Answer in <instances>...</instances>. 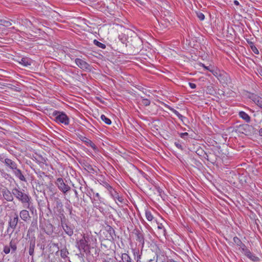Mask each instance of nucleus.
<instances>
[{"mask_svg":"<svg viewBox=\"0 0 262 262\" xmlns=\"http://www.w3.org/2000/svg\"><path fill=\"white\" fill-rule=\"evenodd\" d=\"M233 3L235 5L238 6L239 5V2L237 0H234Z\"/></svg>","mask_w":262,"mask_h":262,"instance_id":"60","label":"nucleus"},{"mask_svg":"<svg viewBox=\"0 0 262 262\" xmlns=\"http://www.w3.org/2000/svg\"><path fill=\"white\" fill-rule=\"evenodd\" d=\"M103 262H109V261H107V260H104L103 261Z\"/></svg>","mask_w":262,"mask_h":262,"instance_id":"64","label":"nucleus"},{"mask_svg":"<svg viewBox=\"0 0 262 262\" xmlns=\"http://www.w3.org/2000/svg\"><path fill=\"white\" fill-rule=\"evenodd\" d=\"M145 216L146 219L149 221H151L153 219V216L150 211H146L145 212Z\"/></svg>","mask_w":262,"mask_h":262,"instance_id":"37","label":"nucleus"},{"mask_svg":"<svg viewBox=\"0 0 262 262\" xmlns=\"http://www.w3.org/2000/svg\"><path fill=\"white\" fill-rule=\"evenodd\" d=\"M24 207L25 208L28 209L30 211V212L32 215H33L34 214H35L36 215V214H37L36 209H35V207L33 205V203H32L31 200H30L28 202V203H26L24 205Z\"/></svg>","mask_w":262,"mask_h":262,"instance_id":"20","label":"nucleus"},{"mask_svg":"<svg viewBox=\"0 0 262 262\" xmlns=\"http://www.w3.org/2000/svg\"><path fill=\"white\" fill-rule=\"evenodd\" d=\"M102 185L106 189H107L110 195L114 200L117 199L119 202L121 203L123 202L124 199L123 198L120 196L116 190H115L107 182H103Z\"/></svg>","mask_w":262,"mask_h":262,"instance_id":"8","label":"nucleus"},{"mask_svg":"<svg viewBox=\"0 0 262 262\" xmlns=\"http://www.w3.org/2000/svg\"><path fill=\"white\" fill-rule=\"evenodd\" d=\"M239 116L244 120L247 123H249L251 121V118L249 115L244 111L239 112Z\"/></svg>","mask_w":262,"mask_h":262,"instance_id":"25","label":"nucleus"},{"mask_svg":"<svg viewBox=\"0 0 262 262\" xmlns=\"http://www.w3.org/2000/svg\"><path fill=\"white\" fill-rule=\"evenodd\" d=\"M18 222V216L16 213L14 214L13 217L10 218L9 221V227L8 228V231L10 229L12 230V232L15 229L16 226Z\"/></svg>","mask_w":262,"mask_h":262,"instance_id":"13","label":"nucleus"},{"mask_svg":"<svg viewBox=\"0 0 262 262\" xmlns=\"http://www.w3.org/2000/svg\"><path fill=\"white\" fill-rule=\"evenodd\" d=\"M93 42L95 45L102 49H104L106 48L105 45L99 42L96 39H94Z\"/></svg>","mask_w":262,"mask_h":262,"instance_id":"35","label":"nucleus"},{"mask_svg":"<svg viewBox=\"0 0 262 262\" xmlns=\"http://www.w3.org/2000/svg\"><path fill=\"white\" fill-rule=\"evenodd\" d=\"M258 74L262 77V69H260L258 70Z\"/></svg>","mask_w":262,"mask_h":262,"instance_id":"62","label":"nucleus"},{"mask_svg":"<svg viewBox=\"0 0 262 262\" xmlns=\"http://www.w3.org/2000/svg\"><path fill=\"white\" fill-rule=\"evenodd\" d=\"M19 216L21 220L26 222H27L31 217L29 211L25 209L20 211Z\"/></svg>","mask_w":262,"mask_h":262,"instance_id":"19","label":"nucleus"},{"mask_svg":"<svg viewBox=\"0 0 262 262\" xmlns=\"http://www.w3.org/2000/svg\"><path fill=\"white\" fill-rule=\"evenodd\" d=\"M84 169L89 172L94 173L95 171L92 166L88 163H84Z\"/></svg>","mask_w":262,"mask_h":262,"instance_id":"28","label":"nucleus"},{"mask_svg":"<svg viewBox=\"0 0 262 262\" xmlns=\"http://www.w3.org/2000/svg\"><path fill=\"white\" fill-rule=\"evenodd\" d=\"M180 136L183 139H186L188 136V134L186 132L182 133L180 134Z\"/></svg>","mask_w":262,"mask_h":262,"instance_id":"51","label":"nucleus"},{"mask_svg":"<svg viewBox=\"0 0 262 262\" xmlns=\"http://www.w3.org/2000/svg\"><path fill=\"white\" fill-rule=\"evenodd\" d=\"M29 239L28 242L29 244V254L30 256L32 257L34 255V249L36 244V238L34 234L31 235V236H29Z\"/></svg>","mask_w":262,"mask_h":262,"instance_id":"10","label":"nucleus"},{"mask_svg":"<svg viewBox=\"0 0 262 262\" xmlns=\"http://www.w3.org/2000/svg\"><path fill=\"white\" fill-rule=\"evenodd\" d=\"M196 15L200 20H203L205 19L204 14L201 12H196Z\"/></svg>","mask_w":262,"mask_h":262,"instance_id":"41","label":"nucleus"},{"mask_svg":"<svg viewBox=\"0 0 262 262\" xmlns=\"http://www.w3.org/2000/svg\"><path fill=\"white\" fill-rule=\"evenodd\" d=\"M95 196H96V198H98V199L99 201H100V199H101V198L100 197V195H99V194L98 193H96L95 194Z\"/></svg>","mask_w":262,"mask_h":262,"instance_id":"58","label":"nucleus"},{"mask_svg":"<svg viewBox=\"0 0 262 262\" xmlns=\"http://www.w3.org/2000/svg\"><path fill=\"white\" fill-rule=\"evenodd\" d=\"M52 115L54 117V120L56 123L63 124L66 125L69 124V118L65 113L58 111H54Z\"/></svg>","mask_w":262,"mask_h":262,"instance_id":"4","label":"nucleus"},{"mask_svg":"<svg viewBox=\"0 0 262 262\" xmlns=\"http://www.w3.org/2000/svg\"><path fill=\"white\" fill-rule=\"evenodd\" d=\"M0 24H2L7 27H9L12 25L10 21L3 19H0Z\"/></svg>","mask_w":262,"mask_h":262,"instance_id":"36","label":"nucleus"},{"mask_svg":"<svg viewBox=\"0 0 262 262\" xmlns=\"http://www.w3.org/2000/svg\"><path fill=\"white\" fill-rule=\"evenodd\" d=\"M206 152L201 147H199L195 151V153L200 157L202 158L205 155Z\"/></svg>","mask_w":262,"mask_h":262,"instance_id":"29","label":"nucleus"},{"mask_svg":"<svg viewBox=\"0 0 262 262\" xmlns=\"http://www.w3.org/2000/svg\"><path fill=\"white\" fill-rule=\"evenodd\" d=\"M4 198L8 202H11L13 200V194L8 189H4L2 191Z\"/></svg>","mask_w":262,"mask_h":262,"instance_id":"16","label":"nucleus"},{"mask_svg":"<svg viewBox=\"0 0 262 262\" xmlns=\"http://www.w3.org/2000/svg\"><path fill=\"white\" fill-rule=\"evenodd\" d=\"M12 193L23 205L32 200L31 197L29 195L28 193L25 192L24 190H21L19 187L13 188L12 190Z\"/></svg>","mask_w":262,"mask_h":262,"instance_id":"2","label":"nucleus"},{"mask_svg":"<svg viewBox=\"0 0 262 262\" xmlns=\"http://www.w3.org/2000/svg\"><path fill=\"white\" fill-rule=\"evenodd\" d=\"M66 208L69 212V214H70L71 217H72L73 215H74L72 213V210H73L72 207L69 206H67Z\"/></svg>","mask_w":262,"mask_h":262,"instance_id":"47","label":"nucleus"},{"mask_svg":"<svg viewBox=\"0 0 262 262\" xmlns=\"http://www.w3.org/2000/svg\"><path fill=\"white\" fill-rule=\"evenodd\" d=\"M239 248H241L242 250V251L244 252L246 251V250H247L248 249L247 248L246 245L243 244V243H241V244L240 245V246H238Z\"/></svg>","mask_w":262,"mask_h":262,"instance_id":"48","label":"nucleus"},{"mask_svg":"<svg viewBox=\"0 0 262 262\" xmlns=\"http://www.w3.org/2000/svg\"><path fill=\"white\" fill-rule=\"evenodd\" d=\"M3 252L6 254H8L10 253L11 251L10 250V247L8 245H6L4 247Z\"/></svg>","mask_w":262,"mask_h":262,"instance_id":"43","label":"nucleus"},{"mask_svg":"<svg viewBox=\"0 0 262 262\" xmlns=\"http://www.w3.org/2000/svg\"><path fill=\"white\" fill-rule=\"evenodd\" d=\"M107 231L111 238L114 239V236H116L115 230L111 226H108Z\"/></svg>","mask_w":262,"mask_h":262,"instance_id":"31","label":"nucleus"},{"mask_svg":"<svg viewBox=\"0 0 262 262\" xmlns=\"http://www.w3.org/2000/svg\"><path fill=\"white\" fill-rule=\"evenodd\" d=\"M67 181H64L62 178H58L55 182L56 185L60 191H61L64 195L71 190V188L67 183Z\"/></svg>","mask_w":262,"mask_h":262,"instance_id":"7","label":"nucleus"},{"mask_svg":"<svg viewBox=\"0 0 262 262\" xmlns=\"http://www.w3.org/2000/svg\"><path fill=\"white\" fill-rule=\"evenodd\" d=\"M244 254L248 258H250V257L253 255V254L251 253V252L248 249L247 250H246L245 252H244Z\"/></svg>","mask_w":262,"mask_h":262,"instance_id":"44","label":"nucleus"},{"mask_svg":"<svg viewBox=\"0 0 262 262\" xmlns=\"http://www.w3.org/2000/svg\"><path fill=\"white\" fill-rule=\"evenodd\" d=\"M13 173H14L15 176L18 178L20 181L26 182V179L24 177V174H23L21 170L17 168V166L15 168V169H12Z\"/></svg>","mask_w":262,"mask_h":262,"instance_id":"17","label":"nucleus"},{"mask_svg":"<svg viewBox=\"0 0 262 262\" xmlns=\"http://www.w3.org/2000/svg\"><path fill=\"white\" fill-rule=\"evenodd\" d=\"M189 86L191 88V89H195L196 88V84L195 83H191V82H189Z\"/></svg>","mask_w":262,"mask_h":262,"instance_id":"54","label":"nucleus"},{"mask_svg":"<svg viewBox=\"0 0 262 262\" xmlns=\"http://www.w3.org/2000/svg\"><path fill=\"white\" fill-rule=\"evenodd\" d=\"M156 254L157 255V260H159L161 262H165L166 260L167 256L165 252L158 247L156 250Z\"/></svg>","mask_w":262,"mask_h":262,"instance_id":"14","label":"nucleus"},{"mask_svg":"<svg viewBox=\"0 0 262 262\" xmlns=\"http://www.w3.org/2000/svg\"><path fill=\"white\" fill-rule=\"evenodd\" d=\"M17 240L15 239H12L10 243L9 246L10 247V250H11V253L13 254L15 253V252L17 250Z\"/></svg>","mask_w":262,"mask_h":262,"instance_id":"21","label":"nucleus"},{"mask_svg":"<svg viewBox=\"0 0 262 262\" xmlns=\"http://www.w3.org/2000/svg\"><path fill=\"white\" fill-rule=\"evenodd\" d=\"M36 162L38 163H42L47 165V159L43 157L41 155H37V157H35Z\"/></svg>","mask_w":262,"mask_h":262,"instance_id":"26","label":"nucleus"},{"mask_svg":"<svg viewBox=\"0 0 262 262\" xmlns=\"http://www.w3.org/2000/svg\"><path fill=\"white\" fill-rule=\"evenodd\" d=\"M210 72H211L212 74L215 76H216V75H217V71L213 70L212 69L211 70H210Z\"/></svg>","mask_w":262,"mask_h":262,"instance_id":"55","label":"nucleus"},{"mask_svg":"<svg viewBox=\"0 0 262 262\" xmlns=\"http://www.w3.org/2000/svg\"><path fill=\"white\" fill-rule=\"evenodd\" d=\"M50 199L53 202V210L54 213L64 212L62 202L58 194L53 193L50 196Z\"/></svg>","mask_w":262,"mask_h":262,"instance_id":"3","label":"nucleus"},{"mask_svg":"<svg viewBox=\"0 0 262 262\" xmlns=\"http://www.w3.org/2000/svg\"><path fill=\"white\" fill-rule=\"evenodd\" d=\"M142 103L145 106H149L150 104V101L148 99L143 98L142 99Z\"/></svg>","mask_w":262,"mask_h":262,"instance_id":"42","label":"nucleus"},{"mask_svg":"<svg viewBox=\"0 0 262 262\" xmlns=\"http://www.w3.org/2000/svg\"><path fill=\"white\" fill-rule=\"evenodd\" d=\"M155 189H156L159 195L161 198H163V194H164L163 190L159 186H155Z\"/></svg>","mask_w":262,"mask_h":262,"instance_id":"39","label":"nucleus"},{"mask_svg":"<svg viewBox=\"0 0 262 262\" xmlns=\"http://www.w3.org/2000/svg\"><path fill=\"white\" fill-rule=\"evenodd\" d=\"M69 254V251L67 249L64 247L60 250V256L62 258L65 259Z\"/></svg>","mask_w":262,"mask_h":262,"instance_id":"30","label":"nucleus"},{"mask_svg":"<svg viewBox=\"0 0 262 262\" xmlns=\"http://www.w3.org/2000/svg\"><path fill=\"white\" fill-rule=\"evenodd\" d=\"M75 62L76 65L83 71L86 72H90L91 71V66L84 60L77 58L75 59Z\"/></svg>","mask_w":262,"mask_h":262,"instance_id":"9","label":"nucleus"},{"mask_svg":"<svg viewBox=\"0 0 262 262\" xmlns=\"http://www.w3.org/2000/svg\"><path fill=\"white\" fill-rule=\"evenodd\" d=\"M52 245L53 247H56L58 248V249H59V247H58V244L57 243H53L52 244Z\"/></svg>","mask_w":262,"mask_h":262,"instance_id":"61","label":"nucleus"},{"mask_svg":"<svg viewBox=\"0 0 262 262\" xmlns=\"http://www.w3.org/2000/svg\"><path fill=\"white\" fill-rule=\"evenodd\" d=\"M238 131L241 134H243L246 136H251L255 133V128L248 124H243L237 126Z\"/></svg>","mask_w":262,"mask_h":262,"instance_id":"6","label":"nucleus"},{"mask_svg":"<svg viewBox=\"0 0 262 262\" xmlns=\"http://www.w3.org/2000/svg\"><path fill=\"white\" fill-rule=\"evenodd\" d=\"M202 158L206 159L208 161H210V160L209 158V156L207 152L205 153V155L204 156V157H203Z\"/></svg>","mask_w":262,"mask_h":262,"instance_id":"56","label":"nucleus"},{"mask_svg":"<svg viewBox=\"0 0 262 262\" xmlns=\"http://www.w3.org/2000/svg\"><path fill=\"white\" fill-rule=\"evenodd\" d=\"M88 145L91 146L93 149H96L97 148V147L95 145V144L91 140L90 141Z\"/></svg>","mask_w":262,"mask_h":262,"instance_id":"50","label":"nucleus"},{"mask_svg":"<svg viewBox=\"0 0 262 262\" xmlns=\"http://www.w3.org/2000/svg\"><path fill=\"white\" fill-rule=\"evenodd\" d=\"M19 63L25 67H28L31 64L32 60L28 57H23Z\"/></svg>","mask_w":262,"mask_h":262,"instance_id":"24","label":"nucleus"},{"mask_svg":"<svg viewBox=\"0 0 262 262\" xmlns=\"http://www.w3.org/2000/svg\"><path fill=\"white\" fill-rule=\"evenodd\" d=\"M233 242L238 247V246H240V245L242 243L241 240L237 236H235L233 237Z\"/></svg>","mask_w":262,"mask_h":262,"instance_id":"40","label":"nucleus"},{"mask_svg":"<svg viewBox=\"0 0 262 262\" xmlns=\"http://www.w3.org/2000/svg\"><path fill=\"white\" fill-rule=\"evenodd\" d=\"M73 187L74 188L73 190L74 191V193H75V197L77 199V200H79V195L78 194V192L76 190V189H75L76 188V187H75L74 185L73 184Z\"/></svg>","mask_w":262,"mask_h":262,"instance_id":"52","label":"nucleus"},{"mask_svg":"<svg viewBox=\"0 0 262 262\" xmlns=\"http://www.w3.org/2000/svg\"><path fill=\"white\" fill-rule=\"evenodd\" d=\"M135 168L137 169V171H138V172L141 174V176L143 178L146 179V180H147L148 181H149V180H150L151 179L150 178V177L146 173H145L144 171H143L142 170L137 168L136 167H135Z\"/></svg>","mask_w":262,"mask_h":262,"instance_id":"33","label":"nucleus"},{"mask_svg":"<svg viewBox=\"0 0 262 262\" xmlns=\"http://www.w3.org/2000/svg\"><path fill=\"white\" fill-rule=\"evenodd\" d=\"M101 120L104 121L106 124L110 125L112 123L111 120L104 115H101L100 117Z\"/></svg>","mask_w":262,"mask_h":262,"instance_id":"34","label":"nucleus"},{"mask_svg":"<svg viewBox=\"0 0 262 262\" xmlns=\"http://www.w3.org/2000/svg\"><path fill=\"white\" fill-rule=\"evenodd\" d=\"M247 41L248 43V44L250 45V47H251V46L254 45V43L253 42H252L248 39H247Z\"/></svg>","mask_w":262,"mask_h":262,"instance_id":"59","label":"nucleus"},{"mask_svg":"<svg viewBox=\"0 0 262 262\" xmlns=\"http://www.w3.org/2000/svg\"><path fill=\"white\" fill-rule=\"evenodd\" d=\"M200 66L203 67L205 70L210 71L212 69V67L210 66H206L204 63H201Z\"/></svg>","mask_w":262,"mask_h":262,"instance_id":"49","label":"nucleus"},{"mask_svg":"<svg viewBox=\"0 0 262 262\" xmlns=\"http://www.w3.org/2000/svg\"><path fill=\"white\" fill-rule=\"evenodd\" d=\"M63 213H64V212L56 213L58 214V217H59V219L60 220L61 226L67 223L66 222V216Z\"/></svg>","mask_w":262,"mask_h":262,"instance_id":"27","label":"nucleus"},{"mask_svg":"<svg viewBox=\"0 0 262 262\" xmlns=\"http://www.w3.org/2000/svg\"><path fill=\"white\" fill-rule=\"evenodd\" d=\"M65 233L69 236H72L74 234L75 226L71 223L68 222L67 223L61 226Z\"/></svg>","mask_w":262,"mask_h":262,"instance_id":"11","label":"nucleus"},{"mask_svg":"<svg viewBox=\"0 0 262 262\" xmlns=\"http://www.w3.org/2000/svg\"><path fill=\"white\" fill-rule=\"evenodd\" d=\"M78 137L82 141L85 143L87 145L89 143V142H90V141L91 140L89 139L88 138H87L86 137L82 136V135H79L78 136Z\"/></svg>","mask_w":262,"mask_h":262,"instance_id":"38","label":"nucleus"},{"mask_svg":"<svg viewBox=\"0 0 262 262\" xmlns=\"http://www.w3.org/2000/svg\"><path fill=\"white\" fill-rule=\"evenodd\" d=\"M37 229V216H36V217H34L31 222L30 226L27 231V237H29L31 235H33V233Z\"/></svg>","mask_w":262,"mask_h":262,"instance_id":"12","label":"nucleus"},{"mask_svg":"<svg viewBox=\"0 0 262 262\" xmlns=\"http://www.w3.org/2000/svg\"><path fill=\"white\" fill-rule=\"evenodd\" d=\"M250 48H251V50H252V51L255 54H259L258 50H257V49L256 48V47L254 45L251 46Z\"/></svg>","mask_w":262,"mask_h":262,"instance_id":"46","label":"nucleus"},{"mask_svg":"<svg viewBox=\"0 0 262 262\" xmlns=\"http://www.w3.org/2000/svg\"><path fill=\"white\" fill-rule=\"evenodd\" d=\"M135 234L137 237L136 240L142 245H143L144 243V237L143 234L139 230H137Z\"/></svg>","mask_w":262,"mask_h":262,"instance_id":"23","label":"nucleus"},{"mask_svg":"<svg viewBox=\"0 0 262 262\" xmlns=\"http://www.w3.org/2000/svg\"><path fill=\"white\" fill-rule=\"evenodd\" d=\"M91 237L83 234L82 238L77 243V247L79 250H83L86 252L90 249V242Z\"/></svg>","mask_w":262,"mask_h":262,"instance_id":"5","label":"nucleus"},{"mask_svg":"<svg viewBox=\"0 0 262 262\" xmlns=\"http://www.w3.org/2000/svg\"><path fill=\"white\" fill-rule=\"evenodd\" d=\"M2 163H4L7 167L11 169V170L15 169L17 167V164L13 160L10 159L6 158H4Z\"/></svg>","mask_w":262,"mask_h":262,"instance_id":"15","label":"nucleus"},{"mask_svg":"<svg viewBox=\"0 0 262 262\" xmlns=\"http://www.w3.org/2000/svg\"><path fill=\"white\" fill-rule=\"evenodd\" d=\"M259 136L262 137V128H260L259 130Z\"/></svg>","mask_w":262,"mask_h":262,"instance_id":"63","label":"nucleus"},{"mask_svg":"<svg viewBox=\"0 0 262 262\" xmlns=\"http://www.w3.org/2000/svg\"><path fill=\"white\" fill-rule=\"evenodd\" d=\"M174 144L176 146V147L177 148H178L179 149H180L182 150H183L184 149L183 146H182V145L181 144H180L178 142H175Z\"/></svg>","mask_w":262,"mask_h":262,"instance_id":"53","label":"nucleus"},{"mask_svg":"<svg viewBox=\"0 0 262 262\" xmlns=\"http://www.w3.org/2000/svg\"><path fill=\"white\" fill-rule=\"evenodd\" d=\"M54 227L51 224L49 223L46 226V228L44 229L45 232L48 235H51L54 232Z\"/></svg>","mask_w":262,"mask_h":262,"instance_id":"22","label":"nucleus"},{"mask_svg":"<svg viewBox=\"0 0 262 262\" xmlns=\"http://www.w3.org/2000/svg\"><path fill=\"white\" fill-rule=\"evenodd\" d=\"M169 110L172 112L180 119H181L182 121H183V118H184L183 116H182L181 114L179 113L178 111H177L176 110L174 109L173 108L169 107Z\"/></svg>","mask_w":262,"mask_h":262,"instance_id":"32","label":"nucleus"},{"mask_svg":"<svg viewBox=\"0 0 262 262\" xmlns=\"http://www.w3.org/2000/svg\"><path fill=\"white\" fill-rule=\"evenodd\" d=\"M127 43L126 46H128L132 54H138L143 49L142 40L137 35L131 36Z\"/></svg>","mask_w":262,"mask_h":262,"instance_id":"1","label":"nucleus"},{"mask_svg":"<svg viewBox=\"0 0 262 262\" xmlns=\"http://www.w3.org/2000/svg\"><path fill=\"white\" fill-rule=\"evenodd\" d=\"M250 98L258 107L262 109V98L256 95L252 94Z\"/></svg>","mask_w":262,"mask_h":262,"instance_id":"18","label":"nucleus"},{"mask_svg":"<svg viewBox=\"0 0 262 262\" xmlns=\"http://www.w3.org/2000/svg\"><path fill=\"white\" fill-rule=\"evenodd\" d=\"M249 259L253 261H258L260 260L259 258L255 256L254 254L252 255Z\"/></svg>","mask_w":262,"mask_h":262,"instance_id":"45","label":"nucleus"},{"mask_svg":"<svg viewBox=\"0 0 262 262\" xmlns=\"http://www.w3.org/2000/svg\"><path fill=\"white\" fill-rule=\"evenodd\" d=\"M4 158H5V155L3 154H0V162H2Z\"/></svg>","mask_w":262,"mask_h":262,"instance_id":"57","label":"nucleus"}]
</instances>
